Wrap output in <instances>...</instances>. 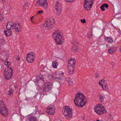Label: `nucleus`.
<instances>
[{
  "instance_id": "obj_23",
  "label": "nucleus",
  "mask_w": 121,
  "mask_h": 121,
  "mask_svg": "<svg viewBox=\"0 0 121 121\" xmlns=\"http://www.w3.org/2000/svg\"><path fill=\"white\" fill-rule=\"evenodd\" d=\"M36 78L37 80L38 81L39 80H43V77L42 75L41 74H39L38 75Z\"/></svg>"
},
{
  "instance_id": "obj_32",
  "label": "nucleus",
  "mask_w": 121,
  "mask_h": 121,
  "mask_svg": "<svg viewBox=\"0 0 121 121\" xmlns=\"http://www.w3.org/2000/svg\"><path fill=\"white\" fill-rule=\"evenodd\" d=\"M99 73H95L94 77L95 78H98L99 77Z\"/></svg>"
},
{
  "instance_id": "obj_2",
  "label": "nucleus",
  "mask_w": 121,
  "mask_h": 121,
  "mask_svg": "<svg viewBox=\"0 0 121 121\" xmlns=\"http://www.w3.org/2000/svg\"><path fill=\"white\" fill-rule=\"evenodd\" d=\"M53 37L57 44L61 45L64 42V36L58 32L56 31L53 33Z\"/></svg>"
},
{
  "instance_id": "obj_24",
  "label": "nucleus",
  "mask_w": 121,
  "mask_h": 121,
  "mask_svg": "<svg viewBox=\"0 0 121 121\" xmlns=\"http://www.w3.org/2000/svg\"><path fill=\"white\" fill-rule=\"evenodd\" d=\"M72 49L74 53H76L78 50L77 47L76 46H73Z\"/></svg>"
},
{
  "instance_id": "obj_41",
  "label": "nucleus",
  "mask_w": 121,
  "mask_h": 121,
  "mask_svg": "<svg viewBox=\"0 0 121 121\" xmlns=\"http://www.w3.org/2000/svg\"><path fill=\"white\" fill-rule=\"evenodd\" d=\"M19 59H20V58H19V57H18V58H16V60H19Z\"/></svg>"
},
{
  "instance_id": "obj_3",
  "label": "nucleus",
  "mask_w": 121,
  "mask_h": 121,
  "mask_svg": "<svg viewBox=\"0 0 121 121\" xmlns=\"http://www.w3.org/2000/svg\"><path fill=\"white\" fill-rule=\"evenodd\" d=\"M55 20L52 18H47L45 19V22L43 25V27L48 30L52 29Z\"/></svg>"
},
{
  "instance_id": "obj_33",
  "label": "nucleus",
  "mask_w": 121,
  "mask_h": 121,
  "mask_svg": "<svg viewBox=\"0 0 121 121\" xmlns=\"http://www.w3.org/2000/svg\"><path fill=\"white\" fill-rule=\"evenodd\" d=\"M69 84V85L71 86L73 85V83L71 80H70L68 81Z\"/></svg>"
},
{
  "instance_id": "obj_43",
  "label": "nucleus",
  "mask_w": 121,
  "mask_h": 121,
  "mask_svg": "<svg viewBox=\"0 0 121 121\" xmlns=\"http://www.w3.org/2000/svg\"><path fill=\"white\" fill-rule=\"evenodd\" d=\"M96 121H99V120H96Z\"/></svg>"
},
{
  "instance_id": "obj_14",
  "label": "nucleus",
  "mask_w": 121,
  "mask_h": 121,
  "mask_svg": "<svg viewBox=\"0 0 121 121\" xmlns=\"http://www.w3.org/2000/svg\"><path fill=\"white\" fill-rule=\"evenodd\" d=\"M117 50L116 48L115 47L112 46L109 48L108 52L109 54H112L115 53Z\"/></svg>"
},
{
  "instance_id": "obj_19",
  "label": "nucleus",
  "mask_w": 121,
  "mask_h": 121,
  "mask_svg": "<svg viewBox=\"0 0 121 121\" xmlns=\"http://www.w3.org/2000/svg\"><path fill=\"white\" fill-rule=\"evenodd\" d=\"M108 4L106 3H104V4H103L100 7V8L102 11H104L105 10L104 7L107 8L108 7Z\"/></svg>"
},
{
  "instance_id": "obj_34",
  "label": "nucleus",
  "mask_w": 121,
  "mask_h": 121,
  "mask_svg": "<svg viewBox=\"0 0 121 121\" xmlns=\"http://www.w3.org/2000/svg\"><path fill=\"white\" fill-rule=\"evenodd\" d=\"M108 86L107 85H105L104 87H103V88H102V89L103 90H108Z\"/></svg>"
},
{
  "instance_id": "obj_5",
  "label": "nucleus",
  "mask_w": 121,
  "mask_h": 121,
  "mask_svg": "<svg viewBox=\"0 0 121 121\" xmlns=\"http://www.w3.org/2000/svg\"><path fill=\"white\" fill-rule=\"evenodd\" d=\"M95 112L97 114L100 115L106 113L107 111L104 107L102 104H97L94 108Z\"/></svg>"
},
{
  "instance_id": "obj_10",
  "label": "nucleus",
  "mask_w": 121,
  "mask_h": 121,
  "mask_svg": "<svg viewBox=\"0 0 121 121\" xmlns=\"http://www.w3.org/2000/svg\"><path fill=\"white\" fill-rule=\"evenodd\" d=\"M35 5L36 6L39 5L45 9L48 6V3L46 0H39L37 1Z\"/></svg>"
},
{
  "instance_id": "obj_46",
  "label": "nucleus",
  "mask_w": 121,
  "mask_h": 121,
  "mask_svg": "<svg viewBox=\"0 0 121 121\" xmlns=\"http://www.w3.org/2000/svg\"><path fill=\"white\" fill-rule=\"evenodd\" d=\"M88 37L89 38H90V36H88Z\"/></svg>"
},
{
  "instance_id": "obj_6",
  "label": "nucleus",
  "mask_w": 121,
  "mask_h": 121,
  "mask_svg": "<svg viewBox=\"0 0 121 121\" xmlns=\"http://www.w3.org/2000/svg\"><path fill=\"white\" fill-rule=\"evenodd\" d=\"M94 0H84V6L86 11L90 10L93 4Z\"/></svg>"
},
{
  "instance_id": "obj_4",
  "label": "nucleus",
  "mask_w": 121,
  "mask_h": 121,
  "mask_svg": "<svg viewBox=\"0 0 121 121\" xmlns=\"http://www.w3.org/2000/svg\"><path fill=\"white\" fill-rule=\"evenodd\" d=\"M72 109L69 106H65L64 108L63 114L66 118L69 119L72 116Z\"/></svg>"
},
{
  "instance_id": "obj_42",
  "label": "nucleus",
  "mask_w": 121,
  "mask_h": 121,
  "mask_svg": "<svg viewBox=\"0 0 121 121\" xmlns=\"http://www.w3.org/2000/svg\"><path fill=\"white\" fill-rule=\"evenodd\" d=\"M120 51L121 52V48H120Z\"/></svg>"
},
{
  "instance_id": "obj_31",
  "label": "nucleus",
  "mask_w": 121,
  "mask_h": 121,
  "mask_svg": "<svg viewBox=\"0 0 121 121\" xmlns=\"http://www.w3.org/2000/svg\"><path fill=\"white\" fill-rule=\"evenodd\" d=\"M4 64L5 65L9 66V65L10 64V62L6 61L4 62Z\"/></svg>"
},
{
  "instance_id": "obj_38",
  "label": "nucleus",
  "mask_w": 121,
  "mask_h": 121,
  "mask_svg": "<svg viewBox=\"0 0 121 121\" xmlns=\"http://www.w3.org/2000/svg\"><path fill=\"white\" fill-rule=\"evenodd\" d=\"M66 1L69 2H73L74 0H65Z\"/></svg>"
},
{
  "instance_id": "obj_16",
  "label": "nucleus",
  "mask_w": 121,
  "mask_h": 121,
  "mask_svg": "<svg viewBox=\"0 0 121 121\" xmlns=\"http://www.w3.org/2000/svg\"><path fill=\"white\" fill-rule=\"evenodd\" d=\"M75 63V59L72 58L69 61L67 66L74 67Z\"/></svg>"
},
{
  "instance_id": "obj_12",
  "label": "nucleus",
  "mask_w": 121,
  "mask_h": 121,
  "mask_svg": "<svg viewBox=\"0 0 121 121\" xmlns=\"http://www.w3.org/2000/svg\"><path fill=\"white\" fill-rule=\"evenodd\" d=\"M55 110L54 105H50L48 107L47 112L49 115H53L55 113Z\"/></svg>"
},
{
  "instance_id": "obj_21",
  "label": "nucleus",
  "mask_w": 121,
  "mask_h": 121,
  "mask_svg": "<svg viewBox=\"0 0 121 121\" xmlns=\"http://www.w3.org/2000/svg\"><path fill=\"white\" fill-rule=\"evenodd\" d=\"M4 103L2 101H0V110H1V109L3 108H5Z\"/></svg>"
},
{
  "instance_id": "obj_11",
  "label": "nucleus",
  "mask_w": 121,
  "mask_h": 121,
  "mask_svg": "<svg viewBox=\"0 0 121 121\" xmlns=\"http://www.w3.org/2000/svg\"><path fill=\"white\" fill-rule=\"evenodd\" d=\"M55 9L56 10V13L57 15H60L62 12L61 4L58 2H56L55 4Z\"/></svg>"
},
{
  "instance_id": "obj_28",
  "label": "nucleus",
  "mask_w": 121,
  "mask_h": 121,
  "mask_svg": "<svg viewBox=\"0 0 121 121\" xmlns=\"http://www.w3.org/2000/svg\"><path fill=\"white\" fill-rule=\"evenodd\" d=\"M4 39H0V46H2L4 44Z\"/></svg>"
},
{
  "instance_id": "obj_13",
  "label": "nucleus",
  "mask_w": 121,
  "mask_h": 121,
  "mask_svg": "<svg viewBox=\"0 0 121 121\" xmlns=\"http://www.w3.org/2000/svg\"><path fill=\"white\" fill-rule=\"evenodd\" d=\"M14 23L11 21L8 22L6 26V28L8 30H11L13 29L14 27Z\"/></svg>"
},
{
  "instance_id": "obj_39",
  "label": "nucleus",
  "mask_w": 121,
  "mask_h": 121,
  "mask_svg": "<svg viewBox=\"0 0 121 121\" xmlns=\"http://www.w3.org/2000/svg\"><path fill=\"white\" fill-rule=\"evenodd\" d=\"M69 79H70V78H66V79L67 81L68 82V81H69Z\"/></svg>"
},
{
  "instance_id": "obj_36",
  "label": "nucleus",
  "mask_w": 121,
  "mask_h": 121,
  "mask_svg": "<svg viewBox=\"0 0 121 121\" xmlns=\"http://www.w3.org/2000/svg\"><path fill=\"white\" fill-rule=\"evenodd\" d=\"M13 92V91L12 89H10L9 92H8V94L9 95H10Z\"/></svg>"
},
{
  "instance_id": "obj_15",
  "label": "nucleus",
  "mask_w": 121,
  "mask_h": 121,
  "mask_svg": "<svg viewBox=\"0 0 121 121\" xmlns=\"http://www.w3.org/2000/svg\"><path fill=\"white\" fill-rule=\"evenodd\" d=\"M14 27L15 31L17 32L20 31L21 30V26L19 23H14Z\"/></svg>"
},
{
  "instance_id": "obj_1",
  "label": "nucleus",
  "mask_w": 121,
  "mask_h": 121,
  "mask_svg": "<svg viewBox=\"0 0 121 121\" xmlns=\"http://www.w3.org/2000/svg\"><path fill=\"white\" fill-rule=\"evenodd\" d=\"M85 96L81 93H78L76 95L74 99L75 105L77 107H82L84 106L86 103V102L84 101Z\"/></svg>"
},
{
  "instance_id": "obj_29",
  "label": "nucleus",
  "mask_w": 121,
  "mask_h": 121,
  "mask_svg": "<svg viewBox=\"0 0 121 121\" xmlns=\"http://www.w3.org/2000/svg\"><path fill=\"white\" fill-rule=\"evenodd\" d=\"M36 118L35 117L32 116L29 119L30 121H36Z\"/></svg>"
},
{
  "instance_id": "obj_45",
  "label": "nucleus",
  "mask_w": 121,
  "mask_h": 121,
  "mask_svg": "<svg viewBox=\"0 0 121 121\" xmlns=\"http://www.w3.org/2000/svg\"><path fill=\"white\" fill-rule=\"evenodd\" d=\"M120 31V33L121 34V31Z\"/></svg>"
},
{
  "instance_id": "obj_25",
  "label": "nucleus",
  "mask_w": 121,
  "mask_h": 121,
  "mask_svg": "<svg viewBox=\"0 0 121 121\" xmlns=\"http://www.w3.org/2000/svg\"><path fill=\"white\" fill-rule=\"evenodd\" d=\"M9 30H6L4 31V33L7 36H9L11 34V31Z\"/></svg>"
},
{
  "instance_id": "obj_26",
  "label": "nucleus",
  "mask_w": 121,
  "mask_h": 121,
  "mask_svg": "<svg viewBox=\"0 0 121 121\" xmlns=\"http://www.w3.org/2000/svg\"><path fill=\"white\" fill-rule=\"evenodd\" d=\"M99 100L102 102L104 101V100L105 99V96L103 95H100L99 96Z\"/></svg>"
},
{
  "instance_id": "obj_18",
  "label": "nucleus",
  "mask_w": 121,
  "mask_h": 121,
  "mask_svg": "<svg viewBox=\"0 0 121 121\" xmlns=\"http://www.w3.org/2000/svg\"><path fill=\"white\" fill-rule=\"evenodd\" d=\"M67 68L68 72L70 74H72L74 73V67L67 66Z\"/></svg>"
},
{
  "instance_id": "obj_27",
  "label": "nucleus",
  "mask_w": 121,
  "mask_h": 121,
  "mask_svg": "<svg viewBox=\"0 0 121 121\" xmlns=\"http://www.w3.org/2000/svg\"><path fill=\"white\" fill-rule=\"evenodd\" d=\"M105 39L109 43H112V42L113 41L112 39L108 37H105Z\"/></svg>"
},
{
  "instance_id": "obj_9",
  "label": "nucleus",
  "mask_w": 121,
  "mask_h": 121,
  "mask_svg": "<svg viewBox=\"0 0 121 121\" xmlns=\"http://www.w3.org/2000/svg\"><path fill=\"white\" fill-rule=\"evenodd\" d=\"M53 86L52 83L47 82L45 83L44 86L43 87V90L45 92H48L52 89Z\"/></svg>"
},
{
  "instance_id": "obj_22",
  "label": "nucleus",
  "mask_w": 121,
  "mask_h": 121,
  "mask_svg": "<svg viewBox=\"0 0 121 121\" xmlns=\"http://www.w3.org/2000/svg\"><path fill=\"white\" fill-rule=\"evenodd\" d=\"M105 81L104 79H102L100 80L99 82V85L101 86L102 88H103V84L104 83Z\"/></svg>"
},
{
  "instance_id": "obj_37",
  "label": "nucleus",
  "mask_w": 121,
  "mask_h": 121,
  "mask_svg": "<svg viewBox=\"0 0 121 121\" xmlns=\"http://www.w3.org/2000/svg\"><path fill=\"white\" fill-rule=\"evenodd\" d=\"M80 20L81 21V22L83 23H84L86 22L85 20V19H84L83 20L81 19Z\"/></svg>"
},
{
  "instance_id": "obj_30",
  "label": "nucleus",
  "mask_w": 121,
  "mask_h": 121,
  "mask_svg": "<svg viewBox=\"0 0 121 121\" xmlns=\"http://www.w3.org/2000/svg\"><path fill=\"white\" fill-rule=\"evenodd\" d=\"M58 73L59 75L62 77L64 76V73L62 71H59V72Z\"/></svg>"
},
{
  "instance_id": "obj_20",
  "label": "nucleus",
  "mask_w": 121,
  "mask_h": 121,
  "mask_svg": "<svg viewBox=\"0 0 121 121\" xmlns=\"http://www.w3.org/2000/svg\"><path fill=\"white\" fill-rule=\"evenodd\" d=\"M58 65V63L56 61H54L53 62L52 64V66L53 68H57Z\"/></svg>"
},
{
  "instance_id": "obj_40",
  "label": "nucleus",
  "mask_w": 121,
  "mask_h": 121,
  "mask_svg": "<svg viewBox=\"0 0 121 121\" xmlns=\"http://www.w3.org/2000/svg\"><path fill=\"white\" fill-rule=\"evenodd\" d=\"M33 18V17H32L31 18H30V21H32L33 20L32 19V18Z\"/></svg>"
},
{
  "instance_id": "obj_8",
  "label": "nucleus",
  "mask_w": 121,
  "mask_h": 121,
  "mask_svg": "<svg viewBox=\"0 0 121 121\" xmlns=\"http://www.w3.org/2000/svg\"><path fill=\"white\" fill-rule=\"evenodd\" d=\"M35 54L33 52H30L27 54L26 60L28 63L33 62L35 58Z\"/></svg>"
},
{
  "instance_id": "obj_44",
  "label": "nucleus",
  "mask_w": 121,
  "mask_h": 121,
  "mask_svg": "<svg viewBox=\"0 0 121 121\" xmlns=\"http://www.w3.org/2000/svg\"><path fill=\"white\" fill-rule=\"evenodd\" d=\"M31 21V22H32L33 23V21Z\"/></svg>"
},
{
  "instance_id": "obj_35",
  "label": "nucleus",
  "mask_w": 121,
  "mask_h": 121,
  "mask_svg": "<svg viewBox=\"0 0 121 121\" xmlns=\"http://www.w3.org/2000/svg\"><path fill=\"white\" fill-rule=\"evenodd\" d=\"M43 11L42 10H40L37 11V14H39L41 13H42Z\"/></svg>"
},
{
  "instance_id": "obj_17",
  "label": "nucleus",
  "mask_w": 121,
  "mask_h": 121,
  "mask_svg": "<svg viewBox=\"0 0 121 121\" xmlns=\"http://www.w3.org/2000/svg\"><path fill=\"white\" fill-rule=\"evenodd\" d=\"M0 112L4 116L6 117L8 114V112L7 109L5 107L0 110Z\"/></svg>"
},
{
  "instance_id": "obj_7",
  "label": "nucleus",
  "mask_w": 121,
  "mask_h": 121,
  "mask_svg": "<svg viewBox=\"0 0 121 121\" xmlns=\"http://www.w3.org/2000/svg\"><path fill=\"white\" fill-rule=\"evenodd\" d=\"M12 72V68L8 67H6L4 74L5 78L7 79H10L13 75Z\"/></svg>"
}]
</instances>
